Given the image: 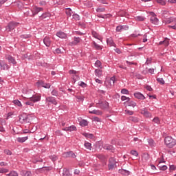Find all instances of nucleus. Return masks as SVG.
<instances>
[{
  "mask_svg": "<svg viewBox=\"0 0 176 176\" xmlns=\"http://www.w3.org/2000/svg\"><path fill=\"white\" fill-rule=\"evenodd\" d=\"M164 143L168 148H173L176 145V140L171 136H167L164 139Z\"/></svg>",
  "mask_w": 176,
  "mask_h": 176,
  "instance_id": "nucleus-1",
  "label": "nucleus"
},
{
  "mask_svg": "<svg viewBox=\"0 0 176 176\" xmlns=\"http://www.w3.org/2000/svg\"><path fill=\"white\" fill-rule=\"evenodd\" d=\"M28 93H34V91L32 90L27 91L25 98H29L34 102H38V101H41V95H28Z\"/></svg>",
  "mask_w": 176,
  "mask_h": 176,
  "instance_id": "nucleus-2",
  "label": "nucleus"
},
{
  "mask_svg": "<svg viewBox=\"0 0 176 176\" xmlns=\"http://www.w3.org/2000/svg\"><path fill=\"white\" fill-rule=\"evenodd\" d=\"M20 24L19 23L11 21L10 22L8 25L6 27V31H8V32H10V31H13L16 27H17Z\"/></svg>",
  "mask_w": 176,
  "mask_h": 176,
  "instance_id": "nucleus-3",
  "label": "nucleus"
},
{
  "mask_svg": "<svg viewBox=\"0 0 176 176\" xmlns=\"http://www.w3.org/2000/svg\"><path fill=\"white\" fill-rule=\"evenodd\" d=\"M19 122L20 123H30V120L26 113H23L19 116Z\"/></svg>",
  "mask_w": 176,
  "mask_h": 176,
  "instance_id": "nucleus-4",
  "label": "nucleus"
},
{
  "mask_svg": "<svg viewBox=\"0 0 176 176\" xmlns=\"http://www.w3.org/2000/svg\"><path fill=\"white\" fill-rule=\"evenodd\" d=\"M36 85H38V87L41 86L42 87H44V89H50V87L52 86L50 83H46L42 80L37 81Z\"/></svg>",
  "mask_w": 176,
  "mask_h": 176,
  "instance_id": "nucleus-5",
  "label": "nucleus"
},
{
  "mask_svg": "<svg viewBox=\"0 0 176 176\" xmlns=\"http://www.w3.org/2000/svg\"><path fill=\"white\" fill-rule=\"evenodd\" d=\"M6 60H8V63L10 64H13V65H15V64H17L16 59L13 56H12V55H6Z\"/></svg>",
  "mask_w": 176,
  "mask_h": 176,
  "instance_id": "nucleus-6",
  "label": "nucleus"
},
{
  "mask_svg": "<svg viewBox=\"0 0 176 176\" xmlns=\"http://www.w3.org/2000/svg\"><path fill=\"white\" fill-rule=\"evenodd\" d=\"M140 113L145 116V118H151L152 114L148 111V109L144 108L140 110Z\"/></svg>",
  "mask_w": 176,
  "mask_h": 176,
  "instance_id": "nucleus-7",
  "label": "nucleus"
},
{
  "mask_svg": "<svg viewBox=\"0 0 176 176\" xmlns=\"http://www.w3.org/2000/svg\"><path fill=\"white\" fill-rule=\"evenodd\" d=\"M115 166H116V162H115V160L113 157L110 158L109 160V170H113L115 168Z\"/></svg>",
  "mask_w": 176,
  "mask_h": 176,
  "instance_id": "nucleus-8",
  "label": "nucleus"
},
{
  "mask_svg": "<svg viewBox=\"0 0 176 176\" xmlns=\"http://www.w3.org/2000/svg\"><path fill=\"white\" fill-rule=\"evenodd\" d=\"M45 101L47 102H50L51 104H53L54 105H57V100H56V98L53 96H48L46 98Z\"/></svg>",
  "mask_w": 176,
  "mask_h": 176,
  "instance_id": "nucleus-9",
  "label": "nucleus"
},
{
  "mask_svg": "<svg viewBox=\"0 0 176 176\" xmlns=\"http://www.w3.org/2000/svg\"><path fill=\"white\" fill-rule=\"evenodd\" d=\"M62 130L63 131H76L78 129L75 126V125H72L70 126L63 128Z\"/></svg>",
  "mask_w": 176,
  "mask_h": 176,
  "instance_id": "nucleus-10",
  "label": "nucleus"
},
{
  "mask_svg": "<svg viewBox=\"0 0 176 176\" xmlns=\"http://www.w3.org/2000/svg\"><path fill=\"white\" fill-rule=\"evenodd\" d=\"M0 68L1 69H3V71H5V69H9L10 67H9L8 65L5 63V61L0 60Z\"/></svg>",
  "mask_w": 176,
  "mask_h": 176,
  "instance_id": "nucleus-11",
  "label": "nucleus"
},
{
  "mask_svg": "<svg viewBox=\"0 0 176 176\" xmlns=\"http://www.w3.org/2000/svg\"><path fill=\"white\" fill-rule=\"evenodd\" d=\"M134 96L135 98H138V100H145V96L141 94V92H136L134 94Z\"/></svg>",
  "mask_w": 176,
  "mask_h": 176,
  "instance_id": "nucleus-12",
  "label": "nucleus"
},
{
  "mask_svg": "<svg viewBox=\"0 0 176 176\" xmlns=\"http://www.w3.org/2000/svg\"><path fill=\"white\" fill-rule=\"evenodd\" d=\"M96 157L103 162V163H105L107 164V157L103 154H98L96 155Z\"/></svg>",
  "mask_w": 176,
  "mask_h": 176,
  "instance_id": "nucleus-13",
  "label": "nucleus"
},
{
  "mask_svg": "<svg viewBox=\"0 0 176 176\" xmlns=\"http://www.w3.org/2000/svg\"><path fill=\"white\" fill-rule=\"evenodd\" d=\"M64 155L65 157H72L73 159H75V157H76V155L72 151L65 153Z\"/></svg>",
  "mask_w": 176,
  "mask_h": 176,
  "instance_id": "nucleus-14",
  "label": "nucleus"
},
{
  "mask_svg": "<svg viewBox=\"0 0 176 176\" xmlns=\"http://www.w3.org/2000/svg\"><path fill=\"white\" fill-rule=\"evenodd\" d=\"M80 41H82V39H80V38L79 37H74V41L72 43H69L70 46H74L75 45H78V43H80Z\"/></svg>",
  "mask_w": 176,
  "mask_h": 176,
  "instance_id": "nucleus-15",
  "label": "nucleus"
},
{
  "mask_svg": "<svg viewBox=\"0 0 176 176\" xmlns=\"http://www.w3.org/2000/svg\"><path fill=\"white\" fill-rule=\"evenodd\" d=\"M109 107V103L108 102H102L100 103V107L101 109H107Z\"/></svg>",
  "mask_w": 176,
  "mask_h": 176,
  "instance_id": "nucleus-16",
  "label": "nucleus"
},
{
  "mask_svg": "<svg viewBox=\"0 0 176 176\" xmlns=\"http://www.w3.org/2000/svg\"><path fill=\"white\" fill-rule=\"evenodd\" d=\"M103 148L106 149V151H111V152H113L115 151V148L111 144L104 145Z\"/></svg>",
  "mask_w": 176,
  "mask_h": 176,
  "instance_id": "nucleus-17",
  "label": "nucleus"
},
{
  "mask_svg": "<svg viewBox=\"0 0 176 176\" xmlns=\"http://www.w3.org/2000/svg\"><path fill=\"white\" fill-rule=\"evenodd\" d=\"M119 174H122V175H130V171L125 169H120L118 170Z\"/></svg>",
  "mask_w": 176,
  "mask_h": 176,
  "instance_id": "nucleus-18",
  "label": "nucleus"
},
{
  "mask_svg": "<svg viewBox=\"0 0 176 176\" xmlns=\"http://www.w3.org/2000/svg\"><path fill=\"white\" fill-rule=\"evenodd\" d=\"M43 43H44V45H45V46H47V47H49V46H50V44L52 43V42L50 41V38L45 37L43 39Z\"/></svg>",
  "mask_w": 176,
  "mask_h": 176,
  "instance_id": "nucleus-19",
  "label": "nucleus"
},
{
  "mask_svg": "<svg viewBox=\"0 0 176 176\" xmlns=\"http://www.w3.org/2000/svg\"><path fill=\"white\" fill-rule=\"evenodd\" d=\"M107 45H109V46H114L116 47V44L113 42V40L111 37L107 39Z\"/></svg>",
  "mask_w": 176,
  "mask_h": 176,
  "instance_id": "nucleus-20",
  "label": "nucleus"
},
{
  "mask_svg": "<svg viewBox=\"0 0 176 176\" xmlns=\"http://www.w3.org/2000/svg\"><path fill=\"white\" fill-rule=\"evenodd\" d=\"M28 140V136L23 137V138H17L16 141L20 144H23V142H25Z\"/></svg>",
  "mask_w": 176,
  "mask_h": 176,
  "instance_id": "nucleus-21",
  "label": "nucleus"
},
{
  "mask_svg": "<svg viewBox=\"0 0 176 176\" xmlns=\"http://www.w3.org/2000/svg\"><path fill=\"white\" fill-rule=\"evenodd\" d=\"M129 121L133 122V123H138V122H140V118L137 117L131 116L129 118Z\"/></svg>",
  "mask_w": 176,
  "mask_h": 176,
  "instance_id": "nucleus-22",
  "label": "nucleus"
},
{
  "mask_svg": "<svg viewBox=\"0 0 176 176\" xmlns=\"http://www.w3.org/2000/svg\"><path fill=\"white\" fill-rule=\"evenodd\" d=\"M92 36L94 38H96V39H98L99 41H101L102 39V37L101 36L98 35V34L96 31H92L91 32Z\"/></svg>",
  "mask_w": 176,
  "mask_h": 176,
  "instance_id": "nucleus-23",
  "label": "nucleus"
},
{
  "mask_svg": "<svg viewBox=\"0 0 176 176\" xmlns=\"http://www.w3.org/2000/svg\"><path fill=\"white\" fill-rule=\"evenodd\" d=\"M50 13L49 12H45L41 16H40L41 20H44V19H49L50 17Z\"/></svg>",
  "mask_w": 176,
  "mask_h": 176,
  "instance_id": "nucleus-24",
  "label": "nucleus"
},
{
  "mask_svg": "<svg viewBox=\"0 0 176 176\" xmlns=\"http://www.w3.org/2000/svg\"><path fill=\"white\" fill-rule=\"evenodd\" d=\"M56 35L58 36V38H61L62 39L65 38V37L67 36V34L63 32H57Z\"/></svg>",
  "mask_w": 176,
  "mask_h": 176,
  "instance_id": "nucleus-25",
  "label": "nucleus"
},
{
  "mask_svg": "<svg viewBox=\"0 0 176 176\" xmlns=\"http://www.w3.org/2000/svg\"><path fill=\"white\" fill-rule=\"evenodd\" d=\"M95 74L96 76H98V78H100V76H102V70L100 69H96L95 70Z\"/></svg>",
  "mask_w": 176,
  "mask_h": 176,
  "instance_id": "nucleus-26",
  "label": "nucleus"
},
{
  "mask_svg": "<svg viewBox=\"0 0 176 176\" xmlns=\"http://www.w3.org/2000/svg\"><path fill=\"white\" fill-rule=\"evenodd\" d=\"M63 176H72L71 173H69V170L67 168H63Z\"/></svg>",
  "mask_w": 176,
  "mask_h": 176,
  "instance_id": "nucleus-27",
  "label": "nucleus"
},
{
  "mask_svg": "<svg viewBox=\"0 0 176 176\" xmlns=\"http://www.w3.org/2000/svg\"><path fill=\"white\" fill-rule=\"evenodd\" d=\"M150 21H151L153 24H157L159 19L156 16H151L150 19Z\"/></svg>",
  "mask_w": 176,
  "mask_h": 176,
  "instance_id": "nucleus-28",
  "label": "nucleus"
},
{
  "mask_svg": "<svg viewBox=\"0 0 176 176\" xmlns=\"http://www.w3.org/2000/svg\"><path fill=\"white\" fill-rule=\"evenodd\" d=\"M43 10V8L41 7H35L34 13H33V16H35V14H38L39 12H42Z\"/></svg>",
  "mask_w": 176,
  "mask_h": 176,
  "instance_id": "nucleus-29",
  "label": "nucleus"
},
{
  "mask_svg": "<svg viewBox=\"0 0 176 176\" xmlns=\"http://www.w3.org/2000/svg\"><path fill=\"white\" fill-rule=\"evenodd\" d=\"M89 113H92L94 115H102V111L100 110H93L91 111H89Z\"/></svg>",
  "mask_w": 176,
  "mask_h": 176,
  "instance_id": "nucleus-30",
  "label": "nucleus"
},
{
  "mask_svg": "<svg viewBox=\"0 0 176 176\" xmlns=\"http://www.w3.org/2000/svg\"><path fill=\"white\" fill-rule=\"evenodd\" d=\"M88 124H89V122L86 120H82L80 122V125H81L82 127H86V126H87Z\"/></svg>",
  "mask_w": 176,
  "mask_h": 176,
  "instance_id": "nucleus-31",
  "label": "nucleus"
},
{
  "mask_svg": "<svg viewBox=\"0 0 176 176\" xmlns=\"http://www.w3.org/2000/svg\"><path fill=\"white\" fill-rule=\"evenodd\" d=\"M118 15L120 16L121 17H126L127 16V12L124 10H120L118 12Z\"/></svg>",
  "mask_w": 176,
  "mask_h": 176,
  "instance_id": "nucleus-32",
  "label": "nucleus"
},
{
  "mask_svg": "<svg viewBox=\"0 0 176 176\" xmlns=\"http://www.w3.org/2000/svg\"><path fill=\"white\" fill-rule=\"evenodd\" d=\"M65 13L69 17H71L72 15V10L71 8H67Z\"/></svg>",
  "mask_w": 176,
  "mask_h": 176,
  "instance_id": "nucleus-33",
  "label": "nucleus"
},
{
  "mask_svg": "<svg viewBox=\"0 0 176 176\" xmlns=\"http://www.w3.org/2000/svg\"><path fill=\"white\" fill-rule=\"evenodd\" d=\"M12 102L15 105H17V107H22L21 102H20L19 100H14Z\"/></svg>",
  "mask_w": 176,
  "mask_h": 176,
  "instance_id": "nucleus-34",
  "label": "nucleus"
},
{
  "mask_svg": "<svg viewBox=\"0 0 176 176\" xmlns=\"http://www.w3.org/2000/svg\"><path fill=\"white\" fill-rule=\"evenodd\" d=\"M82 135H84V137H86L87 138H93L94 137V135L86 133H83Z\"/></svg>",
  "mask_w": 176,
  "mask_h": 176,
  "instance_id": "nucleus-35",
  "label": "nucleus"
},
{
  "mask_svg": "<svg viewBox=\"0 0 176 176\" xmlns=\"http://www.w3.org/2000/svg\"><path fill=\"white\" fill-rule=\"evenodd\" d=\"M84 145L87 149H89V151H91V143L85 142Z\"/></svg>",
  "mask_w": 176,
  "mask_h": 176,
  "instance_id": "nucleus-36",
  "label": "nucleus"
},
{
  "mask_svg": "<svg viewBox=\"0 0 176 176\" xmlns=\"http://www.w3.org/2000/svg\"><path fill=\"white\" fill-rule=\"evenodd\" d=\"M20 38L22 39H28V38H31V34H22L20 36Z\"/></svg>",
  "mask_w": 176,
  "mask_h": 176,
  "instance_id": "nucleus-37",
  "label": "nucleus"
},
{
  "mask_svg": "<svg viewBox=\"0 0 176 176\" xmlns=\"http://www.w3.org/2000/svg\"><path fill=\"white\" fill-rule=\"evenodd\" d=\"M52 96H55V97L58 96V91L56 89H53L52 91L51 92Z\"/></svg>",
  "mask_w": 176,
  "mask_h": 176,
  "instance_id": "nucleus-38",
  "label": "nucleus"
},
{
  "mask_svg": "<svg viewBox=\"0 0 176 176\" xmlns=\"http://www.w3.org/2000/svg\"><path fill=\"white\" fill-rule=\"evenodd\" d=\"M148 145H150V146H155V141H153V139H148Z\"/></svg>",
  "mask_w": 176,
  "mask_h": 176,
  "instance_id": "nucleus-39",
  "label": "nucleus"
},
{
  "mask_svg": "<svg viewBox=\"0 0 176 176\" xmlns=\"http://www.w3.org/2000/svg\"><path fill=\"white\" fill-rule=\"evenodd\" d=\"M6 173H9V170L3 168H0V174H5Z\"/></svg>",
  "mask_w": 176,
  "mask_h": 176,
  "instance_id": "nucleus-40",
  "label": "nucleus"
},
{
  "mask_svg": "<svg viewBox=\"0 0 176 176\" xmlns=\"http://www.w3.org/2000/svg\"><path fill=\"white\" fill-rule=\"evenodd\" d=\"M157 82H158V83H160V85H164V83H165L164 80L163 79V78H157Z\"/></svg>",
  "mask_w": 176,
  "mask_h": 176,
  "instance_id": "nucleus-41",
  "label": "nucleus"
},
{
  "mask_svg": "<svg viewBox=\"0 0 176 176\" xmlns=\"http://www.w3.org/2000/svg\"><path fill=\"white\" fill-rule=\"evenodd\" d=\"M94 46L95 47V49H96V50H101V46H100L98 44H97V43L94 41Z\"/></svg>",
  "mask_w": 176,
  "mask_h": 176,
  "instance_id": "nucleus-42",
  "label": "nucleus"
},
{
  "mask_svg": "<svg viewBox=\"0 0 176 176\" xmlns=\"http://www.w3.org/2000/svg\"><path fill=\"white\" fill-rule=\"evenodd\" d=\"M153 122H154V123H157V124H160V119H159V117H155L153 118Z\"/></svg>",
  "mask_w": 176,
  "mask_h": 176,
  "instance_id": "nucleus-43",
  "label": "nucleus"
},
{
  "mask_svg": "<svg viewBox=\"0 0 176 176\" xmlns=\"http://www.w3.org/2000/svg\"><path fill=\"white\" fill-rule=\"evenodd\" d=\"M7 175L8 176H19V174L16 171H11L9 174Z\"/></svg>",
  "mask_w": 176,
  "mask_h": 176,
  "instance_id": "nucleus-44",
  "label": "nucleus"
},
{
  "mask_svg": "<svg viewBox=\"0 0 176 176\" xmlns=\"http://www.w3.org/2000/svg\"><path fill=\"white\" fill-rule=\"evenodd\" d=\"M136 20H138V21H144V20H145V18L142 16H136Z\"/></svg>",
  "mask_w": 176,
  "mask_h": 176,
  "instance_id": "nucleus-45",
  "label": "nucleus"
},
{
  "mask_svg": "<svg viewBox=\"0 0 176 176\" xmlns=\"http://www.w3.org/2000/svg\"><path fill=\"white\" fill-rule=\"evenodd\" d=\"M142 157L145 160H149V154H148V153H143Z\"/></svg>",
  "mask_w": 176,
  "mask_h": 176,
  "instance_id": "nucleus-46",
  "label": "nucleus"
},
{
  "mask_svg": "<svg viewBox=\"0 0 176 176\" xmlns=\"http://www.w3.org/2000/svg\"><path fill=\"white\" fill-rule=\"evenodd\" d=\"M121 100L122 101H126V102H129V101H130V98L123 96L121 97Z\"/></svg>",
  "mask_w": 176,
  "mask_h": 176,
  "instance_id": "nucleus-47",
  "label": "nucleus"
},
{
  "mask_svg": "<svg viewBox=\"0 0 176 176\" xmlns=\"http://www.w3.org/2000/svg\"><path fill=\"white\" fill-rule=\"evenodd\" d=\"M128 105H129V107H133V108H134V107H135V105H137V103H135V102L131 101V102H128Z\"/></svg>",
  "mask_w": 176,
  "mask_h": 176,
  "instance_id": "nucleus-48",
  "label": "nucleus"
},
{
  "mask_svg": "<svg viewBox=\"0 0 176 176\" xmlns=\"http://www.w3.org/2000/svg\"><path fill=\"white\" fill-rule=\"evenodd\" d=\"M73 19H74V20H76V21L80 20V17L78 14H73Z\"/></svg>",
  "mask_w": 176,
  "mask_h": 176,
  "instance_id": "nucleus-49",
  "label": "nucleus"
},
{
  "mask_svg": "<svg viewBox=\"0 0 176 176\" xmlns=\"http://www.w3.org/2000/svg\"><path fill=\"white\" fill-rule=\"evenodd\" d=\"M50 159H51L52 162H56V160H57L58 158L57 157L56 155H51L50 156Z\"/></svg>",
  "mask_w": 176,
  "mask_h": 176,
  "instance_id": "nucleus-50",
  "label": "nucleus"
},
{
  "mask_svg": "<svg viewBox=\"0 0 176 176\" xmlns=\"http://www.w3.org/2000/svg\"><path fill=\"white\" fill-rule=\"evenodd\" d=\"M25 104L30 105V107H34V102L30 99V101L25 102Z\"/></svg>",
  "mask_w": 176,
  "mask_h": 176,
  "instance_id": "nucleus-51",
  "label": "nucleus"
},
{
  "mask_svg": "<svg viewBox=\"0 0 176 176\" xmlns=\"http://www.w3.org/2000/svg\"><path fill=\"white\" fill-rule=\"evenodd\" d=\"M132 75L134 76L137 78V79H142V76L141 74H134L133 72L132 73Z\"/></svg>",
  "mask_w": 176,
  "mask_h": 176,
  "instance_id": "nucleus-52",
  "label": "nucleus"
},
{
  "mask_svg": "<svg viewBox=\"0 0 176 176\" xmlns=\"http://www.w3.org/2000/svg\"><path fill=\"white\" fill-rule=\"evenodd\" d=\"M114 83H115V76H113L109 80V84L112 85H114Z\"/></svg>",
  "mask_w": 176,
  "mask_h": 176,
  "instance_id": "nucleus-53",
  "label": "nucleus"
},
{
  "mask_svg": "<svg viewBox=\"0 0 176 176\" xmlns=\"http://www.w3.org/2000/svg\"><path fill=\"white\" fill-rule=\"evenodd\" d=\"M157 3H160V5H162V6H164V5H166V1L163 0H157Z\"/></svg>",
  "mask_w": 176,
  "mask_h": 176,
  "instance_id": "nucleus-54",
  "label": "nucleus"
},
{
  "mask_svg": "<svg viewBox=\"0 0 176 176\" xmlns=\"http://www.w3.org/2000/svg\"><path fill=\"white\" fill-rule=\"evenodd\" d=\"M131 155H133V156H138V152H137V151L135 150H132L131 151Z\"/></svg>",
  "mask_w": 176,
  "mask_h": 176,
  "instance_id": "nucleus-55",
  "label": "nucleus"
},
{
  "mask_svg": "<svg viewBox=\"0 0 176 176\" xmlns=\"http://www.w3.org/2000/svg\"><path fill=\"white\" fill-rule=\"evenodd\" d=\"M169 39L168 38H166L164 40V46L167 47L169 45V42H168Z\"/></svg>",
  "mask_w": 176,
  "mask_h": 176,
  "instance_id": "nucleus-56",
  "label": "nucleus"
},
{
  "mask_svg": "<svg viewBox=\"0 0 176 176\" xmlns=\"http://www.w3.org/2000/svg\"><path fill=\"white\" fill-rule=\"evenodd\" d=\"M160 170H162V171H166V170H167V166L166 165H163L162 166H159Z\"/></svg>",
  "mask_w": 176,
  "mask_h": 176,
  "instance_id": "nucleus-57",
  "label": "nucleus"
},
{
  "mask_svg": "<svg viewBox=\"0 0 176 176\" xmlns=\"http://www.w3.org/2000/svg\"><path fill=\"white\" fill-rule=\"evenodd\" d=\"M21 134H31V131L28 129H24Z\"/></svg>",
  "mask_w": 176,
  "mask_h": 176,
  "instance_id": "nucleus-58",
  "label": "nucleus"
},
{
  "mask_svg": "<svg viewBox=\"0 0 176 176\" xmlns=\"http://www.w3.org/2000/svg\"><path fill=\"white\" fill-rule=\"evenodd\" d=\"M125 113L127 114V115H134V111H130V110H125Z\"/></svg>",
  "mask_w": 176,
  "mask_h": 176,
  "instance_id": "nucleus-59",
  "label": "nucleus"
},
{
  "mask_svg": "<svg viewBox=\"0 0 176 176\" xmlns=\"http://www.w3.org/2000/svg\"><path fill=\"white\" fill-rule=\"evenodd\" d=\"M110 17H112V15L111 14H103V19H110Z\"/></svg>",
  "mask_w": 176,
  "mask_h": 176,
  "instance_id": "nucleus-60",
  "label": "nucleus"
},
{
  "mask_svg": "<svg viewBox=\"0 0 176 176\" xmlns=\"http://www.w3.org/2000/svg\"><path fill=\"white\" fill-rule=\"evenodd\" d=\"M121 93H122V94H129V90H127L126 89H122L121 90Z\"/></svg>",
  "mask_w": 176,
  "mask_h": 176,
  "instance_id": "nucleus-61",
  "label": "nucleus"
},
{
  "mask_svg": "<svg viewBox=\"0 0 176 176\" xmlns=\"http://www.w3.org/2000/svg\"><path fill=\"white\" fill-rule=\"evenodd\" d=\"M123 30V26H117L116 31L117 32H120Z\"/></svg>",
  "mask_w": 176,
  "mask_h": 176,
  "instance_id": "nucleus-62",
  "label": "nucleus"
},
{
  "mask_svg": "<svg viewBox=\"0 0 176 176\" xmlns=\"http://www.w3.org/2000/svg\"><path fill=\"white\" fill-rule=\"evenodd\" d=\"M170 171H174V170H176V166L174 165H170L169 167Z\"/></svg>",
  "mask_w": 176,
  "mask_h": 176,
  "instance_id": "nucleus-63",
  "label": "nucleus"
},
{
  "mask_svg": "<svg viewBox=\"0 0 176 176\" xmlns=\"http://www.w3.org/2000/svg\"><path fill=\"white\" fill-rule=\"evenodd\" d=\"M95 65L96 67H100L101 66V61H100L99 60H96Z\"/></svg>",
  "mask_w": 176,
  "mask_h": 176,
  "instance_id": "nucleus-64",
  "label": "nucleus"
}]
</instances>
